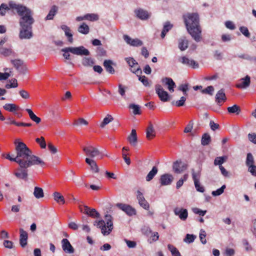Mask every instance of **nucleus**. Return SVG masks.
Instances as JSON below:
<instances>
[{
	"mask_svg": "<svg viewBox=\"0 0 256 256\" xmlns=\"http://www.w3.org/2000/svg\"><path fill=\"white\" fill-rule=\"evenodd\" d=\"M74 125L79 126V125H88V122L82 118H78V120H75L74 124Z\"/></svg>",
	"mask_w": 256,
	"mask_h": 256,
	"instance_id": "obj_56",
	"label": "nucleus"
},
{
	"mask_svg": "<svg viewBox=\"0 0 256 256\" xmlns=\"http://www.w3.org/2000/svg\"><path fill=\"white\" fill-rule=\"evenodd\" d=\"M142 232L146 235L148 236L150 234L152 233V230L148 226H144L142 229Z\"/></svg>",
	"mask_w": 256,
	"mask_h": 256,
	"instance_id": "obj_63",
	"label": "nucleus"
},
{
	"mask_svg": "<svg viewBox=\"0 0 256 256\" xmlns=\"http://www.w3.org/2000/svg\"><path fill=\"white\" fill-rule=\"evenodd\" d=\"M168 248L169 250L171 252L172 256H182L178 250L173 245L168 244Z\"/></svg>",
	"mask_w": 256,
	"mask_h": 256,
	"instance_id": "obj_39",
	"label": "nucleus"
},
{
	"mask_svg": "<svg viewBox=\"0 0 256 256\" xmlns=\"http://www.w3.org/2000/svg\"><path fill=\"white\" fill-rule=\"evenodd\" d=\"M62 250L68 254H72L74 252V250L68 239H62Z\"/></svg>",
	"mask_w": 256,
	"mask_h": 256,
	"instance_id": "obj_16",
	"label": "nucleus"
},
{
	"mask_svg": "<svg viewBox=\"0 0 256 256\" xmlns=\"http://www.w3.org/2000/svg\"><path fill=\"white\" fill-rule=\"evenodd\" d=\"M4 108L10 112H14L18 110V107L13 104H6L3 106Z\"/></svg>",
	"mask_w": 256,
	"mask_h": 256,
	"instance_id": "obj_40",
	"label": "nucleus"
},
{
	"mask_svg": "<svg viewBox=\"0 0 256 256\" xmlns=\"http://www.w3.org/2000/svg\"><path fill=\"white\" fill-rule=\"evenodd\" d=\"M58 6L55 5L52 6L49 11L48 14L46 17L45 20H53L54 16L58 12Z\"/></svg>",
	"mask_w": 256,
	"mask_h": 256,
	"instance_id": "obj_27",
	"label": "nucleus"
},
{
	"mask_svg": "<svg viewBox=\"0 0 256 256\" xmlns=\"http://www.w3.org/2000/svg\"><path fill=\"white\" fill-rule=\"evenodd\" d=\"M137 17L142 20H146L150 17V14L146 10L138 9L134 11Z\"/></svg>",
	"mask_w": 256,
	"mask_h": 256,
	"instance_id": "obj_26",
	"label": "nucleus"
},
{
	"mask_svg": "<svg viewBox=\"0 0 256 256\" xmlns=\"http://www.w3.org/2000/svg\"><path fill=\"white\" fill-rule=\"evenodd\" d=\"M226 100V98L224 89L218 90L216 95V102L220 106Z\"/></svg>",
	"mask_w": 256,
	"mask_h": 256,
	"instance_id": "obj_18",
	"label": "nucleus"
},
{
	"mask_svg": "<svg viewBox=\"0 0 256 256\" xmlns=\"http://www.w3.org/2000/svg\"><path fill=\"white\" fill-rule=\"evenodd\" d=\"M124 41L128 44L133 46H140L142 45L143 42L142 40L138 38L132 39L130 37L126 34L123 36Z\"/></svg>",
	"mask_w": 256,
	"mask_h": 256,
	"instance_id": "obj_14",
	"label": "nucleus"
},
{
	"mask_svg": "<svg viewBox=\"0 0 256 256\" xmlns=\"http://www.w3.org/2000/svg\"><path fill=\"white\" fill-rule=\"evenodd\" d=\"M156 92L158 95L160 99L162 102H167L168 100V92L165 91L162 86L160 84H156L155 86Z\"/></svg>",
	"mask_w": 256,
	"mask_h": 256,
	"instance_id": "obj_11",
	"label": "nucleus"
},
{
	"mask_svg": "<svg viewBox=\"0 0 256 256\" xmlns=\"http://www.w3.org/2000/svg\"><path fill=\"white\" fill-rule=\"evenodd\" d=\"M248 138L251 142L256 144V134L255 133L249 134Z\"/></svg>",
	"mask_w": 256,
	"mask_h": 256,
	"instance_id": "obj_64",
	"label": "nucleus"
},
{
	"mask_svg": "<svg viewBox=\"0 0 256 256\" xmlns=\"http://www.w3.org/2000/svg\"><path fill=\"white\" fill-rule=\"evenodd\" d=\"M188 47V41L185 38H180L178 40V48L182 51L186 50Z\"/></svg>",
	"mask_w": 256,
	"mask_h": 256,
	"instance_id": "obj_34",
	"label": "nucleus"
},
{
	"mask_svg": "<svg viewBox=\"0 0 256 256\" xmlns=\"http://www.w3.org/2000/svg\"><path fill=\"white\" fill-rule=\"evenodd\" d=\"M84 18L90 21H96L98 20V16L94 14H86L84 15Z\"/></svg>",
	"mask_w": 256,
	"mask_h": 256,
	"instance_id": "obj_50",
	"label": "nucleus"
},
{
	"mask_svg": "<svg viewBox=\"0 0 256 256\" xmlns=\"http://www.w3.org/2000/svg\"><path fill=\"white\" fill-rule=\"evenodd\" d=\"M19 94L21 97L24 99H28L30 98V94L28 92L24 90H20Z\"/></svg>",
	"mask_w": 256,
	"mask_h": 256,
	"instance_id": "obj_60",
	"label": "nucleus"
},
{
	"mask_svg": "<svg viewBox=\"0 0 256 256\" xmlns=\"http://www.w3.org/2000/svg\"><path fill=\"white\" fill-rule=\"evenodd\" d=\"M86 163L88 164L90 168V170L95 173L99 172V168L96 162L92 158H86Z\"/></svg>",
	"mask_w": 256,
	"mask_h": 256,
	"instance_id": "obj_23",
	"label": "nucleus"
},
{
	"mask_svg": "<svg viewBox=\"0 0 256 256\" xmlns=\"http://www.w3.org/2000/svg\"><path fill=\"white\" fill-rule=\"evenodd\" d=\"M250 83V78L246 76L244 78H241L236 84V87L238 88L244 89L248 87Z\"/></svg>",
	"mask_w": 256,
	"mask_h": 256,
	"instance_id": "obj_15",
	"label": "nucleus"
},
{
	"mask_svg": "<svg viewBox=\"0 0 256 256\" xmlns=\"http://www.w3.org/2000/svg\"><path fill=\"white\" fill-rule=\"evenodd\" d=\"M188 174H185L184 175L183 178L179 180L176 184V188L177 189L180 188L184 184V181H186L188 178Z\"/></svg>",
	"mask_w": 256,
	"mask_h": 256,
	"instance_id": "obj_49",
	"label": "nucleus"
},
{
	"mask_svg": "<svg viewBox=\"0 0 256 256\" xmlns=\"http://www.w3.org/2000/svg\"><path fill=\"white\" fill-rule=\"evenodd\" d=\"M11 62L14 68L20 72L24 73L26 71V66L24 65L22 60H12Z\"/></svg>",
	"mask_w": 256,
	"mask_h": 256,
	"instance_id": "obj_20",
	"label": "nucleus"
},
{
	"mask_svg": "<svg viewBox=\"0 0 256 256\" xmlns=\"http://www.w3.org/2000/svg\"><path fill=\"white\" fill-rule=\"evenodd\" d=\"M36 142L42 148H45L46 147V142L44 140V138L42 136H41L40 138H36Z\"/></svg>",
	"mask_w": 256,
	"mask_h": 256,
	"instance_id": "obj_52",
	"label": "nucleus"
},
{
	"mask_svg": "<svg viewBox=\"0 0 256 256\" xmlns=\"http://www.w3.org/2000/svg\"><path fill=\"white\" fill-rule=\"evenodd\" d=\"M19 36L20 39H28L32 36V27H21Z\"/></svg>",
	"mask_w": 256,
	"mask_h": 256,
	"instance_id": "obj_13",
	"label": "nucleus"
},
{
	"mask_svg": "<svg viewBox=\"0 0 256 256\" xmlns=\"http://www.w3.org/2000/svg\"><path fill=\"white\" fill-rule=\"evenodd\" d=\"M62 52H64L63 54L64 57L66 59L69 60L70 55L68 54V52H70L73 54L76 55H84L88 56L90 54V52L88 50L84 48L83 46H80L79 47H68L66 48H62Z\"/></svg>",
	"mask_w": 256,
	"mask_h": 256,
	"instance_id": "obj_5",
	"label": "nucleus"
},
{
	"mask_svg": "<svg viewBox=\"0 0 256 256\" xmlns=\"http://www.w3.org/2000/svg\"><path fill=\"white\" fill-rule=\"evenodd\" d=\"M20 244L22 247L24 248L27 244L28 234L27 232L24 230L22 228H20Z\"/></svg>",
	"mask_w": 256,
	"mask_h": 256,
	"instance_id": "obj_22",
	"label": "nucleus"
},
{
	"mask_svg": "<svg viewBox=\"0 0 256 256\" xmlns=\"http://www.w3.org/2000/svg\"><path fill=\"white\" fill-rule=\"evenodd\" d=\"M183 18L188 32L196 42H200L202 40V30L198 14L188 13L184 15Z\"/></svg>",
	"mask_w": 256,
	"mask_h": 256,
	"instance_id": "obj_2",
	"label": "nucleus"
},
{
	"mask_svg": "<svg viewBox=\"0 0 256 256\" xmlns=\"http://www.w3.org/2000/svg\"><path fill=\"white\" fill-rule=\"evenodd\" d=\"M112 61L111 60H105L104 62V66L106 70L111 74H114L115 72L114 68L112 66Z\"/></svg>",
	"mask_w": 256,
	"mask_h": 256,
	"instance_id": "obj_29",
	"label": "nucleus"
},
{
	"mask_svg": "<svg viewBox=\"0 0 256 256\" xmlns=\"http://www.w3.org/2000/svg\"><path fill=\"white\" fill-rule=\"evenodd\" d=\"M128 140L132 146H136L138 138L136 130L132 129V130L130 135L128 138Z\"/></svg>",
	"mask_w": 256,
	"mask_h": 256,
	"instance_id": "obj_24",
	"label": "nucleus"
},
{
	"mask_svg": "<svg viewBox=\"0 0 256 256\" xmlns=\"http://www.w3.org/2000/svg\"><path fill=\"white\" fill-rule=\"evenodd\" d=\"M129 108L133 110V113L134 114H141L140 107L139 106L135 104H130L129 106Z\"/></svg>",
	"mask_w": 256,
	"mask_h": 256,
	"instance_id": "obj_45",
	"label": "nucleus"
},
{
	"mask_svg": "<svg viewBox=\"0 0 256 256\" xmlns=\"http://www.w3.org/2000/svg\"><path fill=\"white\" fill-rule=\"evenodd\" d=\"M114 120V118L110 114H107L106 116L104 118L103 121L100 124V126L102 128H104L106 125L108 124Z\"/></svg>",
	"mask_w": 256,
	"mask_h": 256,
	"instance_id": "obj_42",
	"label": "nucleus"
},
{
	"mask_svg": "<svg viewBox=\"0 0 256 256\" xmlns=\"http://www.w3.org/2000/svg\"><path fill=\"white\" fill-rule=\"evenodd\" d=\"M78 30L79 32L84 34H86L90 32V28L89 26L86 23L83 22L78 28Z\"/></svg>",
	"mask_w": 256,
	"mask_h": 256,
	"instance_id": "obj_33",
	"label": "nucleus"
},
{
	"mask_svg": "<svg viewBox=\"0 0 256 256\" xmlns=\"http://www.w3.org/2000/svg\"><path fill=\"white\" fill-rule=\"evenodd\" d=\"M248 170L251 174L254 176H256V166L254 164L248 166Z\"/></svg>",
	"mask_w": 256,
	"mask_h": 256,
	"instance_id": "obj_61",
	"label": "nucleus"
},
{
	"mask_svg": "<svg viewBox=\"0 0 256 256\" xmlns=\"http://www.w3.org/2000/svg\"><path fill=\"white\" fill-rule=\"evenodd\" d=\"M34 195L36 198H40L44 197L43 190L39 187H35L34 192Z\"/></svg>",
	"mask_w": 256,
	"mask_h": 256,
	"instance_id": "obj_36",
	"label": "nucleus"
},
{
	"mask_svg": "<svg viewBox=\"0 0 256 256\" xmlns=\"http://www.w3.org/2000/svg\"><path fill=\"white\" fill-rule=\"evenodd\" d=\"M240 32L246 37L249 38L250 36V34L248 30L246 27L241 26L240 28Z\"/></svg>",
	"mask_w": 256,
	"mask_h": 256,
	"instance_id": "obj_58",
	"label": "nucleus"
},
{
	"mask_svg": "<svg viewBox=\"0 0 256 256\" xmlns=\"http://www.w3.org/2000/svg\"><path fill=\"white\" fill-rule=\"evenodd\" d=\"M196 238V236L194 234H187L184 239V241L188 244L192 243L194 240Z\"/></svg>",
	"mask_w": 256,
	"mask_h": 256,
	"instance_id": "obj_53",
	"label": "nucleus"
},
{
	"mask_svg": "<svg viewBox=\"0 0 256 256\" xmlns=\"http://www.w3.org/2000/svg\"><path fill=\"white\" fill-rule=\"evenodd\" d=\"M162 82L168 86V88L170 92H174V88L176 87V85L172 78H162Z\"/></svg>",
	"mask_w": 256,
	"mask_h": 256,
	"instance_id": "obj_25",
	"label": "nucleus"
},
{
	"mask_svg": "<svg viewBox=\"0 0 256 256\" xmlns=\"http://www.w3.org/2000/svg\"><path fill=\"white\" fill-rule=\"evenodd\" d=\"M214 91V88L212 86H208L207 88L202 90V93L203 94H207L210 95H212L213 92Z\"/></svg>",
	"mask_w": 256,
	"mask_h": 256,
	"instance_id": "obj_55",
	"label": "nucleus"
},
{
	"mask_svg": "<svg viewBox=\"0 0 256 256\" xmlns=\"http://www.w3.org/2000/svg\"><path fill=\"white\" fill-rule=\"evenodd\" d=\"M94 64L93 60L90 58H84L82 60V64L84 66H92Z\"/></svg>",
	"mask_w": 256,
	"mask_h": 256,
	"instance_id": "obj_48",
	"label": "nucleus"
},
{
	"mask_svg": "<svg viewBox=\"0 0 256 256\" xmlns=\"http://www.w3.org/2000/svg\"><path fill=\"white\" fill-rule=\"evenodd\" d=\"M4 248H14V243L8 240H4L3 242Z\"/></svg>",
	"mask_w": 256,
	"mask_h": 256,
	"instance_id": "obj_57",
	"label": "nucleus"
},
{
	"mask_svg": "<svg viewBox=\"0 0 256 256\" xmlns=\"http://www.w3.org/2000/svg\"><path fill=\"white\" fill-rule=\"evenodd\" d=\"M178 61L184 65L192 68H198L199 66L198 62L192 59H190L186 56L178 58Z\"/></svg>",
	"mask_w": 256,
	"mask_h": 256,
	"instance_id": "obj_8",
	"label": "nucleus"
},
{
	"mask_svg": "<svg viewBox=\"0 0 256 256\" xmlns=\"http://www.w3.org/2000/svg\"><path fill=\"white\" fill-rule=\"evenodd\" d=\"M186 100V98L184 96H182L180 100L176 102L175 104L176 106L178 107L183 106Z\"/></svg>",
	"mask_w": 256,
	"mask_h": 256,
	"instance_id": "obj_59",
	"label": "nucleus"
},
{
	"mask_svg": "<svg viewBox=\"0 0 256 256\" xmlns=\"http://www.w3.org/2000/svg\"><path fill=\"white\" fill-rule=\"evenodd\" d=\"M81 212L92 218H98L100 217V213L94 208H90V207L84 206L83 208L80 207Z\"/></svg>",
	"mask_w": 256,
	"mask_h": 256,
	"instance_id": "obj_10",
	"label": "nucleus"
},
{
	"mask_svg": "<svg viewBox=\"0 0 256 256\" xmlns=\"http://www.w3.org/2000/svg\"><path fill=\"white\" fill-rule=\"evenodd\" d=\"M172 25L170 24L169 22H167L165 23L164 26V28L162 30L161 33V37L162 38H164L166 35V34L172 29Z\"/></svg>",
	"mask_w": 256,
	"mask_h": 256,
	"instance_id": "obj_32",
	"label": "nucleus"
},
{
	"mask_svg": "<svg viewBox=\"0 0 256 256\" xmlns=\"http://www.w3.org/2000/svg\"><path fill=\"white\" fill-rule=\"evenodd\" d=\"M200 170L194 172V170H192V178L194 182H200Z\"/></svg>",
	"mask_w": 256,
	"mask_h": 256,
	"instance_id": "obj_44",
	"label": "nucleus"
},
{
	"mask_svg": "<svg viewBox=\"0 0 256 256\" xmlns=\"http://www.w3.org/2000/svg\"><path fill=\"white\" fill-rule=\"evenodd\" d=\"M226 186L225 185H223L222 186L221 188L218 189L217 190L212 191V195L214 196H218L220 195L224 192V190L226 188Z\"/></svg>",
	"mask_w": 256,
	"mask_h": 256,
	"instance_id": "obj_51",
	"label": "nucleus"
},
{
	"mask_svg": "<svg viewBox=\"0 0 256 256\" xmlns=\"http://www.w3.org/2000/svg\"><path fill=\"white\" fill-rule=\"evenodd\" d=\"M254 158L251 153H248L246 156V166H248L254 164Z\"/></svg>",
	"mask_w": 256,
	"mask_h": 256,
	"instance_id": "obj_47",
	"label": "nucleus"
},
{
	"mask_svg": "<svg viewBox=\"0 0 256 256\" xmlns=\"http://www.w3.org/2000/svg\"><path fill=\"white\" fill-rule=\"evenodd\" d=\"M174 177L170 174H165L160 176V181L162 186H167L171 184Z\"/></svg>",
	"mask_w": 256,
	"mask_h": 256,
	"instance_id": "obj_19",
	"label": "nucleus"
},
{
	"mask_svg": "<svg viewBox=\"0 0 256 256\" xmlns=\"http://www.w3.org/2000/svg\"><path fill=\"white\" fill-rule=\"evenodd\" d=\"M227 110L228 112L230 114L236 113L238 114L240 112V108L236 104H234L232 106L228 107Z\"/></svg>",
	"mask_w": 256,
	"mask_h": 256,
	"instance_id": "obj_41",
	"label": "nucleus"
},
{
	"mask_svg": "<svg viewBox=\"0 0 256 256\" xmlns=\"http://www.w3.org/2000/svg\"><path fill=\"white\" fill-rule=\"evenodd\" d=\"M125 60L128 64V66L130 67V71L134 74H138L142 73V70L138 65V64L136 60L131 57L126 58Z\"/></svg>",
	"mask_w": 256,
	"mask_h": 256,
	"instance_id": "obj_7",
	"label": "nucleus"
},
{
	"mask_svg": "<svg viewBox=\"0 0 256 256\" xmlns=\"http://www.w3.org/2000/svg\"><path fill=\"white\" fill-rule=\"evenodd\" d=\"M116 206L129 216H132L136 214V210L129 204L122 203H118L116 204Z\"/></svg>",
	"mask_w": 256,
	"mask_h": 256,
	"instance_id": "obj_9",
	"label": "nucleus"
},
{
	"mask_svg": "<svg viewBox=\"0 0 256 256\" xmlns=\"http://www.w3.org/2000/svg\"><path fill=\"white\" fill-rule=\"evenodd\" d=\"M137 198L138 200L140 205L145 210H148L150 208L149 204L145 200L142 194L139 190L138 191Z\"/></svg>",
	"mask_w": 256,
	"mask_h": 256,
	"instance_id": "obj_21",
	"label": "nucleus"
},
{
	"mask_svg": "<svg viewBox=\"0 0 256 256\" xmlns=\"http://www.w3.org/2000/svg\"><path fill=\"white\" fill-rule=\"evenodd\" d=\"M105 220L106 221V224L104 220L98 221H95L94 222V226L101 229L102 233L104 235H108L112 231L113 229L112 218L111 215L106 214L105 215Z\"/></svg>",
	"mask_w": 256,
	"mask_h": 256,
	"instance_id": "obj_4",
	"label": "nucleus"
},
{
	"mask_svg": "<svg viewBox=\"0 0 256 256\" xmlns=\"http://www.w3.org/2000/svg\"><path fill=\"white\" fill-rule=\"evenodd\" d=\"M174 211L175 215L178 216L181 220H186L187 219L188 212L186 209L176 208Z\"/></svg>",
	"mask_w": 256,
	"mask_h": 256,
	"instance_id": "obj_17",
	"label": "nucleus"
},
{
	"mask_svg": "<svg viewBox=\"0 0 256 256\" xmlns=\"http://www.w3.org/2000/svg\"><path fill=\"white\" fill-rule=\"evenodd\" d=\"M226 157L225 156H218L216 157L214 160V164L215 166L218 165L219 166L226 161Z\"/></svg>",
	"mask_w": 256,
	"mask_h": 256,
	"instance_id": "obj_46",
	"label": "nucleus"
},
{
	"mask_svg": "<svg viewBox=\"0 0 256 256\" xmlns=\"http://www.w3.org/2000/svg\"><path fill=\"white\" fill-rule=\"evenodd\" d=\"M138 80L140 81L145 86H150V82L148 78L144 76H138Z\"/></svg>",
	"mask_w": 256,
	"mask_h": 256,
	"instance_id": "obj_43",
	"label": "nucleus"
},
{
	"mask_svg": "<svg viewBox=\"0 0 256 256\" xmlns=\"http://www.w3.org/2000/svg\"><path fill=\"white\" fill-rule=\"evenodd\" d=\"M188 168V164L184 163L181 160H177L174 162L172 169L176 174H181Z\"/></svg>",
	"mask_w": 256,
	"mask_h": 256,
	"instance_id": "obj_12",
	"label": "nucleus"
},
{
	"mask_svg": "<svg viewBox=\"0 0 256 256\" xmlns=\"http://www.w3.org/2000/svg\"><path fill=\"white\" fill-rule=\"evenodd\" d=\"M146 138L148 140L153 138L156 136V132L152 124L150 123L146 129Z\"/></svg>",
	"mask_w": 256,
	"mask_h": 256,
	"instance_id": "obj_28",
	"label": "nucleus"
},
{
	"mask_svg": "<svg viewBox=\"0 0 256 256\" xmlns=\"http://www.w3.org/2000/svg\"><path fill=\"white\" fill-rule=\"evenodd\" d=\"M14 144L16 156L12 158L10 154H8L6 158L18 164L19 168L14 174L18 178L26 180L28 179V168L34 166L43 167L46 163L40 158L33 154L32 151L24 142L16 140Z\"/></svg>",
	"mask_w": 256,
	"mask_h": 256,
	"instance_id": "obj_1",
	"label": "nucleus"
},
{
	"mask_svg": "<svg viewBox=\"0 0 256 256\" xmlns=\"http://www.w3.org/2000/svg\"><path fill=\"white\" fill-rule=\"evenodd\" d=\"M10 3H8V5L6 4H2L0 6V15L4 16L6 14V12L9 10L10 8H12L10 6Z\"/></svg>",
	"mask_w": 256,
	"mask_h": 256,
	"instance_id": "obj_37",
	"label": "nucleus"
},
{
	"mask_svg": "<svg viewBox=\"0 0 256 256\" xmlns=\"http://www.w3.org/2000/svg\"><path fill=\"white\" fill-rule=\"evenodd\" d=\"M9 238L8 232L5 230H2L0 232V240Z\"/></svg>",
	"mask_w": 256,
	"mask_h": 256,
	"instance_id": "obj_62",
	"label": "nucleus"
},
{
	"mask_svg": "<svg viewBox=\"0 0 256 256\" xmlns=\"http://www.w3.org/2000/svg\"><path fill=\"white\" fill-rule=\"evenodd\" d=\"M158 172V168L156 166H154L152 170L148 173L147 176H146V180L147 182H150L153 179L154 176L157 174Z\"/></svg>",
	"mask_w": 256,
	"mask_h": 256,
	"instance_id": "obj_31",
	"label": "nucleus"
},
{
	"mask_svg": "<svg viewBox=\"0 0 256 256\" xmlns=\"http://www.w3.org/2000/svg\"><path fill=\"white\" fill-rule=\"evenodd\" d=\"M26 110L30 118L36 124H39L41 122V119L39 117L37 116L32 111L31 109L26 108Z\"/></svg>",
	"mask_w": 256,
	"mask_h": 256,
	"instance_id": "obj_30",
	"label": "nucleus"
},
{
	"mask_svg": "<svg viewBox=\"0 0 256 256\" xmlns=\"http://www.w3.org/2000/svg\"><path fill=\"white\" fill-rule=\"evenodd\" d=\"M82 150L85 152L86 155L88 156V158L92 159L96 156L101 155L102 154L101 152L97 148L90 145L84 146Z\"/></svg>",
	"mask_w": 256,
	"mask_h": 256,
	"instance_id": "obj_6",
	"label": "nucleus"
},
{
	"mask_svg": "<svg viewBox=\"0 0 256 256\" xmlns=\"http://www.w3.org/2000/svg\"><path fill=\"white\" fill-rule=\"evenodd\" d=\"M10 6L12 9L16 10L20 16L19 23L20 27H32L34 20L33 18V12L30 9L13 2L10 3Z\"/></svg>",
	"mask_w": 256,
	"mask_h": 256,
	"instance_id": "obj_3",
	"label": "nucleus"
},
{
	"mask_svg": "<svg viewBox=\"0 0 256 256\" xmlns=\"http://www.w3.org/2000/svg\"><path fill=\"white\" fill-rule=\"evenodd\" d=\"M54 200L58 203L64 204L65 200L64 197L58 192H54L53 194Z\"/></svg>",
	"mask_w": 256,
	"mask_h": 256,
	"instance_id": "obj_35",
	"label": "nucleus"
},
{
	"mask_svg": "<svg viewBox=\"0 0 256 256\" xmlns=\"http://www.w3.org/2000/svg\"><path fill=\"white\" fill-rule=\"evenodd\" d=\"M206 234L204 230H201L200 233V242L202 244H206Z\"/></svg>",
	"mask_w": 256,
	"mask_h": 256,
	"instance_id": "obj_54",
	"label": "nucleus"
},
{
	"mask_svg": "<svg viewBox=\"0 0 256 256\" xmlns=\"http://www.w3.org/2000/svg\"><path fill=\"white\" fill-rule=\"evenodd\" d=\"M211 141V138L209 134H204L202 138L201 144L203 146L208 145Z\"/></svg>",
	"mask_w": 256,
	"mask_h": 256,
	"instance_id": "obj_38",
	"label": "nucleus"
}]
</instances>
